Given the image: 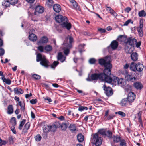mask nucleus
Returning <instances> with one entry per match:
<instances>
[{
	"instance_id": "nucleus-1",
	"label": "nucleus",
	"mask_w": 146,
	"mask_h": 146,
	"mask_svg": "<svg viewBox=\"0 0 146 146\" xmlns=\"http://www.w3.org/2000/svg\"><path fill=\"white\" fill-rule=\"evenodd\" d=\"M56 21L59 23H61V25L63 28H65L68 30L71 28V24L69 22L67 17L61 15H59L55 17Z\"/></svg>"
},
{
	"instance_id": "nucleus-2",
	"label": "nucleus",
	"mask_w": 146,
	"mask_h": 146,
	"mask_svg": "<svg viewBox=\"0 0 146 146\" xmlns=\"http://www.w3.org/2000/svg\"><path fill=\"white\" fill-rule=\"evenodd\" d=\"M109 66L108 65L105 66L103 73H101V74L104 75V77L105 78L104 79V81L108 83H110L112 81V78L110 76L111 74V68H112V65L111 64V67Z\"/></svg>"
},
{
	"instance_id": "nucleus-3",
	"label": "nucleus",
	"mask_w": 146,
	"mask_h": 146,
	"mask_svg": "<svg viewBox=\"0 0 146 146\" xmlns=\"http://www.w3.org/2000/svg\"><path fill=\"white\" fill-rule=\"evenodd\" d=\"M40 61V64L41 65L46 68L49 66V62L46 59L45 56H42L41 54L38 53L36 56V61L39 62Z\"/></svg>"
},
{
	"instance_id": "nucleus-4",
	"label": "nucleus",
	"mask_w": 146,
	"mask_h": 146,
	"mask_svg": "<svg viewBox=\"0 0 146 146\" xmlns=\"http://www.w3.org/2000/svg\"><path fill=\"white\" fill-rule=\"evenodd\" d=\"M102 138L98 133L94 134L91 140V143L96 146L100 145L102 142Z\"/></svg>"
},
{
	"instance_id": "nucleus-5",
	"label": "nucleus",
	"mask_w": 146,
	"mask_h": 146,
	"mask_svg": "<svg viewBox=\"0 0 146 146\" xmlns=\"http://www.w3.org/2000/svg\"><path fill=\"white\" fill-rule=\"evenodd\" d=\"M124 74L125 79L126 80L130 82H134L136 79L135 76V74L132 72L129 73L127 71L125 70L123 72Z\"/></svg>"
},
{
	"instance_id": "nucleus-6",
	"label": "nucleus",
	"mask_w": 146,
	"mask_h": 146,
	"mask_svg": "<svg viewBox=\"0 0 146 146\" xmlns=\"http://www.w3.org/2000/svg\"><path fill=\"white\" fill-rule=\"evenodd\" d=\"M110 59V57L107 56L104 59H99V63L100 65L103 66L104 67L108 65L109 66V67H111Z\"/></svg>"
},
{
	"instance_id": "nucleus-7",
	"label": "nucleus",
	"mask_w": 146,
	"mask_h": 146,
	"mask_svg": "<svg viewBox=\"0 0 146 146\" xmlns=\"http://www.w3.org/2000/svg\"><path fill=\"white\" fill-rule=\"evenodd\" d=\"M104 75L101 73L99 74L94 73L91 75V79L92 80H97L99 79L100 80L104 81V79H105L104 77Z\"/></svg>"
},
{
	"instance_id": "nucleus-8",
	"label": "nucleus",
	"mask_w": 146,
	"mask_h": 146,
	"mask_svg": "<svg viewBox=\"0 0 146 146\" xmlns=\"http://www.w3.org/2000/svg\"><path fill=\"white\" fill-rule=\"evenodd\" d=\"M103 88L104 90L105 91V93L108 96H111L113 93L112 90L111 88L106 87L105 84L103 85Z\"/></svg>"
},
{
	"instance_id": "nucleus-9",
	"label": "nucleus",
	"mask_w": 146,
	"mask_h": 146,
	"mask_svg": "<svg viewBox=\"0 0 146 146\" xmlns=\"http://www.w3.org/2000/svg\"><path fill=\"white\" fill-rule=\"evenodd\" d=\"M73 42L74 39L73 37L70 35H68L65 38L63 43V45L68 46L70 44L72 45V44Z\"/></svg>"
},
{
	"instance_id": "nucleus-10",
	"label": "nucleus",
	"mask_w": 146,
	"mask_h": 146,
	"mask_svg": "<svg viewBox=\"0 0 146 146\" xmlns=\"http://www.w3.org/2000/svg\"><path fill=\"white\" fill-rule=\"evenodd\" d=\"M52 127L51 125H46L43 127V133H48L50 131L53 132V128Z\"/></svg>"
},
{
	"instance_id": "nucleus-11",
	"label": "nucleus",
	"mask_w": 146,
	"mask_h": 146,
	"mask_svg": "<svg viewBox=\"0 0 146 146\" xmlns=\"http://www.w3.org/2000/svg\"><path fill=\"white\" fill-rule=\"evenodd\" d=\"M62 47L64 53L66 56H67L69 54L70 50L72 48V46L71 44H70L68 46L63 45Z\"/></svg>"
},
{
	"instance_id": "nucleus-12",
	"label": "nucleus",
	"mask_w": 146,
	"mask_h": 146,
	"mask_svg": "<svg viewBox=\"0 0 146 146\" xmlns=\"http://www.w3.org/2000/svg\"><path fill=\"white\" fill-rule=\"evenodd\" d=\"M135 98V95L133 92L129 93L127 96V100L129 103L133 102Z\"/></svg>"
},
{
	"instance_id": "nucleus-13",
	"label": "nucleus",
	"mask_w": 146,
	"mask_h": 146,
	"mask_svg": "<svg viewBox=\"0 0 146 146\" xmlns=\"http://www.w3.org/2000/svg\"><path fill=\"white\" fill-rule=\"evenodd\" d=\"M137 42V40L135 38H129L127 39V43L129 45L134 47L135 44Z\"/></svg>"
},
{
	"instance_id": "nucleus-14",
	"label": "nucleus",
	"mask_w": 146,
	"mask_h": 146,
	"mask_svg": "<svg viewBox=\"0 0 146 146\" xmlns=\"http://www.w3.org/2000/svg\"><path fill=\"white\" fill-rule=\"evenodd\" d=\"M57 59L58 60L60 61L62 63L65 61L66 59V57L64 56L62 52H60L58 54Z\"/></svg>"
},
{
	"instance_id": "nucleus-15",
	"label": "nucleus",
	"mask_w": 146,
	"mask_h": 146,
	"mask_svg": "<svg viewBox=\"0 0 146 146\" xmlns=\"http://www.w3.org/2000/svg\"><path fill=\"white\" fill-rule=\"evenodd\" d=\"M44 9L42 6L38 5L35 8V14H36V13H42L44 12Z\"/></svg>"
},
{
	"instance_id": "nucleus-16",
	"label": "nucleus",
	"mask_w": 146,
	"mask_h": 146,
	"mask_svg": "<svg viewBox=\"0 0 146 146\" xmlns=\"http://www.w3.org/2000/svg\"><path fill=\"white\" fill-rule=\"evenodd\" d=\"M70 2L72 4L73 8L79 11H81V9L77 3L74 0H69Z\"/></svg>"
},
{
	"instance_id": "nucleus-17",
	"label": "nucleus",
	"mask_w": 146,
	"mask_h": 146,
	"mask_svg": "<svg viewBox=\"0 0 146 146\" xmlns=\"http://www.w3.org/2000/svg\"><path fill=\"white\" fill-rule=\"evenodd\" d=\"M69 130L72 133H75L76 132L77 127L75 124H71L68 127Z\"/></svg>"
},
{
	"instance_id": "nucleus-18",
	"label": "nucleus",
	"mask_w": 146,
	"mask_h": 146,
	"mask_svg": "<svg viewBox=\"0 0 146 146\" xmlns=\"http://www.w3.org/2000/svg\"><path fill=\"white\" fill-rule=\"evenodd\" d=\"M48 41L47 38L46 36L42 37L40 40L38 42L37 44L38 45H40L42 43H46Z\"/></svg>"
},
{
	"instance_id": "nucleus-19",
	"label": "nucleus",
	"mask_w": 146,
	"mask_h": 146,
	"mask_svg": "<svg viewBox=\"0 0 146 146\" xmlns=\"http://www.w3.org/2000/svg\"><path fill=\"white\" fill-rule=\"evenodd\" d=\"M110 46L112 49L115 50L118 46V43L115 40H113L111 42Z\"/></svg>"
},
{
	"instance_id": "nucleus-20",
	"label": "nucleus",
	"mask_w": 146,
	"mask_h": 146,
	"mask_svg": "<svg viewBox=\"0 0 146 146\" xmlns=\"http://www.w3.org/2000/svg\"><path fill=\"white\" fill-rule=\"evenodd\" d=\"M143 66L141 63L139 62L136 64V71L141 72L142 71L143 69Z\"/></svg>"
},
{
	"instance_id": "nucleus-21",
	"label": "nucleus",
	"mask_w": 146,
	"mask_h": 146,
	"mask_svg": "<svg viewBox=\"0 0 146 146\" xmlns=\"http://www.w3.org/2000/svg\"><path fill=\"white\" fill-rule=\"evenodd\" d=\"M131 57L132 60L136 61L138 59V54L137 52H133L131 55Z\"/></svg>"
},
{
	"instance_id": "nucleus-22",
	"label": "nucleus",
	"mask_w": 146,
	"mask_h": 146,
	"mask_svg": "<svg viewBox=\"0 0 146 146\" xmlns=\"http://www.w3.org/2000/svg\"><path fill=\"white\" fill-rule=\"evenodd\" d=\"M51 125L52 127H53V132H54L56 131V129L57 128L60 127L61 125L58 121H56Z\"/></svg>"
},
{
	"instance_id": "nucleus-23",
	"label": "nucleus",
	"mask_w": 146,
	"mask_h": 146,
	"mask_svg": "<svg viewBox=\"0 0 146 146\" xmlns=\"http://www.w3.org/2000/svg\"><path fill=\"white\" fill-rule=\"evenodd\" d=\"M53 9L56 12L59 13L61 10V7L59 4H56L54 5Z\"/></svg>"
},
{
	"instance_id": "nucleus-24",
	"label": "nucleus",
	"mask_w": 146,
	"mask_h": 146,
	"mask_svg": "<svg viewBox=\"0 0 146 146\" xmlns=\"http://www.w3.org/2000/svg\"><path fill=\"white\" fill-rule=\"evenodd\" d=\"M112 138L114 143H117L119 141L121 142L122 140L121 138L117 135L113 136Z\"/></svg>"
},
{
	"instance_id": "nucleus-25",
	"label": "nucleus",
	"mask_w": 146,
	"mask_h": 146,
	"mask_svg": "<svg viewBox=\"0 0 146 146\" xmlns=\"http://www.w3.org/2000/svg\"><path fill=\"white\" fill-rule=\"evenodd\" d=\"M29 38L30 40L33 42L35 41L37 39L36 36L33 33L30 34L29 36Z\"/></svg>"
},
{
	"instance_id": "nucleus-26",
	"label": "nucleus",
	"mask_w": 146,
	"mask_h": 146,
	"mask_svg": "<svg viewBox=\"0 0 146 146\" xmlns=\"http://www.w3.org/2000/svg\"><path fill=\"white\" fill-rule=\"evenodd\" d=\"M30 126V123L29 122H27L24 125L22 131L23 132L26 133L27 132V130L29 129Z\"/></svg>"
},
{
	"instance_id": "nucleus-27",
	"label": "nucleus",
	"mask_w": 146,
	"mask_h": 146,
	"mask_svg": "<svg viewBox=\"0 0 146 146\" xmlns=\"http://www.w3.org/2000/svg\"><path fill=\"white\" fill-rule=\"evenodd\" d=\"M13 112V108L12 105H9L7 107V113L9 114H11Z\"/></svg>"
},
{
	"instance_id": "nucleus-28",
	"label": "nucleus",
	"mask_w": 146,
	"mask_h": 146,
	"mask_svg": "<svg viewBox=\"0 0 146 146\" xmlns=\"http://www.w3.org/2000/svg\"><path fill=\"white\" fill-rule=\"evenodd\" d=\"M142 112L140 111L138 113L137 115L138 117V121L140 123L142 127H143V122L141 119V115Z\"/></svg>"
},
{
	"instance_id": "nucleus-29",
	"label": "nucleus",
	"mask_w": 146,
	"mask_h": 146,
	"mask_svg": "<svg viewBox=\"0 0 146 146\" xmlns=\"http://www.w3.org/2000/svg\"><path fill=\"white\" fill-rule=\"evenodd\" d=\"M133 86L134 87L137 89H141L143 87L141 84L138 82L134 83Z\"/></svg>"
},
{
	"instance_id": "nucleus-30",
	"label": "nucleus",
	"mask_w": 146,
	"mask_h": 146,
	"mask_svg": "<svg viewBox=\"0 0 146 146\" xmlns=\"http://www.w3.org/2000/svg\"><path fill=\"white\" fill-rule=\"evenodd\" d=\"M15 92L17 94H23V91L21 88H16L14 89Z\"/></svg>"
},
{
	"instance_id": "nucleus-31",
	"label": "nucleus",
	"mask_w": 146,
	"mask_h": 146,
	"mask_svg": "<svg viewBox=\"0 0 146 146\" xmlns=\"http://www.w3.org/2000/svg\"><path fill=\"white\" fill-rule=\"evenodd\" d=\"M118 80L119 78L114 77H113V80L112 79V81L110 83H112V84L115 86L117 85Z\"/></svg>"
},
{
	"instance_id": "nucleus-32",
	"label": "nucleus",
	"mask_w": 146,
	"mask_h": 146,
	"mask_svg": "<svg viewBox=\"0 0 146 146\" xmlns=\"http://www.w3.org/2000/svg\"><path fill=\"white\" fill-rule=\"evenodd\" d=\"M125 84L124 80L122 78H119L118 85L121 86H124Z\"/></svg>"
},
{
	"instance_id": "nucleus-33",
	"label": "nucleus",
	"mask_w": 146,
	"mask_h": 146,
	"mask_svg": "<svg viewBox=\"0 0 146 146\" xmlns=\"http://www.w3.org/2000/svg\"><path fill=\"white\" fill-rule=\"evenodd\" d=\"M1 79L3 82H5L7 84L10 85L11 83V81L10 79H6L5 77H2Z\"/></svg>"
},
{
	"instance_id": "nucleus-34",
	"label": "nucleus",
	"mask_w": 146,
	"mask_h": 146,
	"mask_svg": "<svg viewBox=\"0 0 146 146\" xmlns=\"http://www.w3.org/2000/svg\"><path fill=\"white\" fill-rule=\"evenodd\" d=\"M77 139L79 142H82L84 140V137L81 134H79L77 135Z\"/></svg>"
},
{
	"instance_id": "nucleus-35",
	"label": "nucleus",
	"mask_w": 146,
	"mask_h": 146,
	"mask_svg": "<svg viewBox=\"0 0 146 146\" xmlns=\"http://www.w3.org/2000/svg\"><path fill=\"white\" fill-rule=\"evenodd\" d=\"M127 98H124L121 100L120 104L121 106H123L127 105Z\"/></svg>"
},
{
	"instance_id": "nucleus-36",
	"label": "nucleus",
	"mask_w": 146,
	"mask_h": 146,
	"mask_svg": "<svg viewBox=\"0 0 146 146\" xmlns=\"http://www.w3.org/2000/svg\"><path fill=\"white\" fill-rule=\"evenodd\" d=\"M134 64V62H132L130 65V68L131 70L135 72L136 71V65H135Z\"/></svg>"
},
{
	"instance_id": "nucleus-37",
	"label": "nucleus",
	"mask_w": 146,
	"mask_h": 146,
	"mask_svg": "<svg viewBox=\"0 0 146 146\" xmlns=\"http://www.w3.org/2000/svg\"><path fill=\"white\" fill-rule=\"evenodd\" d=\"M10 3L8 0L4 1L2 3V5L3 6H5L6 7H8L10 6Z\"/></svg>"
},
{
	"instance_id": "nucleus-38",
	"label": "nucleus",
	"mask_w": 146,
	"mask_h": 146,
	"mask_svg": "<svg viewBox=\"0 0 146 146\" xmlns=\"http://www.w3.org/2000/svg\"><path fill=\"white\" fill-rule=\"evenodd\" d=\"M107 136L110 138H112V133L110 131L108 130L106 131L105 137Z\"/></svg>"
},
{
	"instance_id": "nucleus-39",
	"label": "nucleus",
	"mask_w": 146,
	"mask_h": 146,
	"mask_svg": "<svg viewBox=\"0 0 146 146\" xmlns=\"http://www.w3.org/2000/svg\"><path fill=\"white\" fill-rule=\"evenodd\" d=\"M138 15L140 17H145L146 15V13L144 10H142L139 12Z\"/></svg>"
},
{
	"instance_id": "nucleus-40",
	"label": "nucleus",
	"mask_w": 146,
	"mask_h": 146,
	"mask_svg": "<svg viewBox=\"0 0 146 146\" xmlns=\"http://www.w3.org/2000/svg\"><path fill=\"white\" fill-rule=\"evenodd\" d=\"M35 140L36 141H40L42 137L39 134H38L34 137Z\"/></svg>"
},
{
	"instance_id": "nucleus-41",
	"label": "nucleus",
	"mask_w": 146,
	"mask_h": 146,
	"mask_svg": "<svg viewBox=\"0 0 146 146\" xmlns=\"http://www.w3.org/2000/svg\"><path fill=\"white\" fill-rule=\"evenodd\" d=\"M26 121V120L24 119H23L22 121L20 122V124H19V126L18 127L19 129L21 130L22 129V127L23 125H24L25 122Z\"/></svg>"
},
{
	"instance_id": "nucleus-42",
	"label": "nucleus",
	"mask_w": 146,
	"mask_h": 146,
	"mask_svg": "<svg viewBox=\"0 0 146 146\" xmlns=\"http://www.w3.org/2000/svg\"><path fill=\"white\" fill-rule=\"evenodd\" d=\"M60 127H61L62 130L65 131L67 128L68 126L66 123H62V124L60 125Z\"/></svg>"
},
{
	"instance_id": "nucleus-43",
	"label": "nucleus",
	"mask_w": 146,
	"mask_h": 146,
	"mask_svg": "<svg viewBox=\"0 0 146 146\" xmlns=\"http://www.w3.org/2000/svg\"><path fill=\"white\" fill-rule=\"evenodd\" d=\"M10 122L13 125L15 126L16 124V118L15 117H12L11 119Z\"/></svg>"
},
{
	"instance_id": "nucleus-44",
	"label": "nucleus",
	"mask_w": 146,
	"mask_h": 146,
	"mask_svg": "<svg viewBox=\"0 0 146 146\" xmlns=\"http://www.w3.org/2000/svg\"><path fill=\"white\" fill-rule=\"evenodd\" d=\"M107 7L109 9V10L110 11V13L111 14L115 17L116 16V14L115 12L113 11L110 7Z\"/></svg>"
},
{
	"instance_id": "nucleus-45",
	"label": "nucleus",
	"mask_w": 146,
	"mask_h": 146,
	"mask_svg": "<svg viewBox=\"0 0 146 146\" xmlns=\"http://www.w3.org/2000/svg\"><path fill=\"white\" fill-rule=\"evenodd\" d=\"M54 3V1L52 0H47L46 1V4L49 6H52Z\"/></svg>"
},
{
	"instance_id": "nucleus-46",
	"label": "nucleus",
	"mask_w": 146,
	"mask_h": 146,
	"mask_svg": "<svg viewBox=\"0 0 146 146\" xmlns=\"http://www.w3.org/2000/svg\"><path fill=\"white\" fill-rule=\"evenodd\" d=\"M44 49L46 51H50L52 50V48L51 46L49 45H48L45 47Z\"/></svg>"
},
{
	"instance_id": "nucleus-47",
	"label": "nucleus",
	"mask_w": 146,
	"mask_h": 146,
	"mask_svg": "<svg viewBox=\"0 0 146 146\" xmlns=\"http://www.w3.org/2000/svg\"><path fill=\"white\" fill-rule=\"evenodd\" d=\"M18 104L21 106V110L23 111H24L25 110L24 104H22L21 101L19 102Z\"/></svg>"
},
{
	"instance_id": "nucleus-48",
	"label": "nucleus",
	"mask_w": 146,
	"mask_h": 146,
	"mask_svg": "<svg viewBox=\"0 0 146 146\" xmlns=\"http://www.w3.org/2000/svg\"><path fill=\"white\" fill-rule=\"evenodd\" d=\"M137 30L139 34V35L140 37H142L143 36V29H138Z\"/></svg>"
},
{
	"instance_id": "nucleus-49",
	"label": "nucleus",
	"mask_w": 146,
	"mask_h": 146,
	"mask_svg": "<svg viewBox=\"0 0 146 146\" xmlns=\"http://www.w3.org/2000/svg\"><path fill=\"white\" fill-rule=\"evenodd\" d=\"M96 61V60L94 58H91L89 60V62L91 64H95Z\"/></svg>"
},
{
	"instance_id": "nucleus-50",
	"label": "nucleus",
	"mask_w": 146,
	"mask_h": 146,
	"mask_svg": "<svg viewBox=\"0 0 146 146\" xmlns=\"http://www.w3.org/2000/svg\"><path fill=\"white\" fill-rule=\"evenodd\" d=\"M58 64L59 62H58L54 61L52 64L51 65V68H54Z\"/></svg>"
},
{
	"instance_id": "nucleus-51",
	"label": "nucleus",
	"mask_w": 146,
	"mask_h": 146,
	"mask_svg": "<svg viewBox=\"0 0 146 146\" xmlns=\"http://www.w3.org/2000/svg\"><path fill=\"white\" fill-rule=\"evenodd\" d=\"M115 115L113 114H110L106 118V120H110L111 119H113V117H114Z\"/></svg>"
},
{
	"instance_id": "nucleus-52",
	"label": "nucleus",
	"mask_w": 146,
	"mask_h": 146,
	"mask_svg": "<svg viewBox=\"0 0 146 146\" xmlns=\"http://www.w3.org/2000/svg\"><path fill=\"white\" fill-rule=\"evenodd\" d=\"M120 146H127L125 141L124 139H122L121 141Z\"/></svg>"
},
{
	"instance_id": "nucleus-53",
	"label": "nucleus",
	"mask_w": 146,
	"mask_h": 146,
	"mask_svg": "<svg viewBox=\"0 0 146 146\" xmlns=\"http://www.w3.org/2000/svg\"><path fill=\"white\" fill-rule=\"evenodd\" d=\"M8 1H9L10 4L13 5H14L17 3L18 0H8Z\"/></svg>"
},
{
	"instance_id": "nucleus-54",
	"label": "nucleus",
	"mask_w": 146,
	"mask_h": 146,
	"mask_svg": "<svg viewBox=\"0 0 146 146\" xmlns=\"http://www.w3.org/2000/svg\"><path fill=\"white\" fill-rule=\"evenodd\" d=\"M33 77L35 79L39 80L40 79L41 77L40 76L36 74H34L32 75Z\"/></svg>"
},
{
	"instance_id": "nucleus-55",
	"label": "nucleus",
	"mask_w": 146,
	"mask_h": 146,
	"mask_svg": "<svg viewBox=\"0 0 146 146\" xmlns=\"http://www.w3.org/2000/svg\"><path fill=\"white\" fill-rule=\"evenodd\" d=\"M87 110V107L84 106H80L78 108V110L80 111H82L84 110Z\"/></svg>"
},
{
	"instance_id": "nucleus-56",
	"label": "nucleus",
	"mask_w": 146,
	"mask_h": 146,
	"mask_svg": "<svg viewBox=\"0 0 146 146\" xmlns=\"http://www.w3.org/2000/svg\"><path fill=\"white\" fill-rule=\"evenodd\" d=\"M116 114H118L122 117H124L125 116V114L123 112L121 111H119L118 112L115 113Z\"/></svg>"
},
{
	"instance_id": "nucleus-57",
	"label": "nucleus",
	"mask_w": 146,
	"mask_h": 146,
	"mask_svg": "<svg viewBox=\"0 0 146 146\" xmlns=\"http://www.w3.org/2000/svg\"><path fill=\"white\" fill-rule=\"evenodd\" d=\"M140 25L139 27L137 28L138 29H143V21L142 20H141L140 21Z\"/></svg>"
},
{
	"instance_id": "nucleus-58",
	"label": "nucleus",
	"mask_w": 146,
	"mask_h": 146,
	"mask_svg": "<svg viewBox=\"0 0 146 146\" xmlns=\"http://www.w3.org/2000/svg\"><path fill=\"white\" fill-rule=\"evenodd\" d=\"M37 100L36 99H32L30 101L31 103L33 104H35L37 102Z\"/></svg>"
},
{
	"instance_id": "nucleus-59",
	"label": "nucleus",
	"mask_w": 146,
	"mask_h": 146,
	"mask_svg": "<svg viewBox=\"0 0 146 146\" xmlns=\"http://www.w3.org/2000/svg\"><path fill=\"white\" fill-rule=\"evenodd\" d=\"M5 53L4 50L2 48H0V56H2L4 55Z\"/></svg>"
},
{
	"instance_id": "nucleus-60",
	"label": "nucleus",
	"mask_w": 146,
	"mask_h": 146,
	"mask_svg": "<svg viewBox=\"0 0 146 146\" xmlns=\"http://www.w3.org/2000/svg\"><path fill=\"white\" fill-rule=\"evenodd\" d=\"M106 131L104 130H101L99 131V133L100 134L104 136L105 137Z\"/></svg>"
},
{
	"instance_id": "nucleus-61",
	"label": "nucleus",
	"mask_w": 146,
	"mask_h": 146,
	"mask_svg": "<svg viewBox=\"0 0 146 146\" xmlns=\"http://www.w3.org/2000/svg\"><path fill=\"white\" fill-rule=\"evenodd\" d=\"M9 141L10 143L13 144L14 143L13 138L12 136H10L9 137Z\"/></svg>"
},
{
	"instance_id": "nucleus-62",
	"label": "nucleus",
	"mask_w": 146,
	"mask_h": 146,
	"mask_svg": "<svg viewBox=\"0 0 146 146\" xmlns=\"http://www.w3.org/2000/svg\"><path fill=\"white\" fill-rule=\"evenodd\" d=\"M130 48L129 49L128 46H126L125 48V50L127 53H131V52L130 51Z\"/></svg>"
},
{
	"instance_id": "nucleus-63",
	"label": "nucleus",
	"mask_w": 146,
	"mask_h": 146,
	"mask_svg": "<svg viewBox=\"0 0 146 146\" xmlns=\"http://www.w3.org/2000/svg\"><path fill=\"white\" fill-rule=\"evenodd\" d=\"M38 49L41 52L43 51L44 47L42 46H40L38 47Z\"/></svg>"
},
{
	"instance_id": "nucleus-64",
	"label": "nucleus",
	"mask_w": 146,
	"mask_h": 146,
	"mask_svg": "<svg viewBox=\"0 0 146 146\" xmlns=\"http://www.w3.org/2000/svg\"><path fill=\"white\" fill-rule=\"evenodd\" d=\"M132 21L131 19H129L126 21L123 24L124 26H127L128 24Z\"/></svg>"
}]
</instances>
